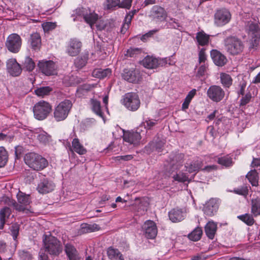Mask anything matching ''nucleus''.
<instances>
[{
    "instance_id": "nucleus-1",
    "label": "nucleus",
    "mask_w": 260,
    "mask_h": 260,
    "mask_svg": "<svg viewBox=\"0 0 260 260\" xmlns=\"http://www.w3.org/2000/svg\"><path fill=\"white\" fill-rule=\"evenodd\" d=\"M25 163L35 171H41L48 165V160L44 157L34 152H30L24 156Z\"/></svg>"
},
{
    "instance_id": "nucleus-2",
    "label": "nucleus",
    "mask_w": 260,
    "mask_h": 260,
    "mask_svg": "<svg viewBox=\"0 0 260 260\" xmlns=\"http://www.w3.org/2000/svg\"><path fill=\"white\" fill-rule=\"evenodd\" d=\"M45 251L50 254L58 255L62 250L60 242L58 239L51 235H44L43 239Z\"/></svg>"
},
{
    "instance_id": "nucleus-3",
    "label": "nucleus",
    "mask_w": 260,
    "mask_h": 260,
    "mask_svg": "<svg viewBox=\"0 0 260 260\" xmlns=\"http://www.w3.org/2000/svg\"><path fill=\"white\" fill-rule=\"evenodd\" d=\"M72 102L69 100H64L55 107L53 112L54 118L56 121L65 120L72 107Z\"/></svg>"
},
{
    "instance_id": "nucleus-4",
    "label": "nucleus",
    "mask_w": 260,
    "mask_h": 260,
    "mask_svg": "<svg viewBox=\"0 0 260 260\" xmlns=\"http://www.w3.org/2000/svg\"><path fill=\"white\" fill-rule=\"evenodd\" d=\"M225 49L230 54L235 55L243 50L244 45L243 42L235 37H229L224 41Z\"/></svg>"
},
{
    "instance_id": "nucleus-5",
    "label": "nucleus",
    "mask_w": 260,
    "mask_h": 260,
    "mask_svg": "<svg viewBox=\"0 0 260 260\" xmlns=\"http://www.w3.org/2000/svg\"><path fill=\"white\" fill-rule=\"evenodd\" d=\"M76 16L83 17L85 21L93 28L94 24L98 19V15L89 8H78L72 14V17Z\"/></svg>"
},
{
    "instance_id": "nucleus-6",
    "label": "nucleus",
    "mask_w": 260,
    "mask_h": 260,
    "mask_svg": "<svg viewBox=\"0 0 260 260\" xmlns=\"http://www.w3.org/2000/svg\"><path fill=\"white\" fill-rule=\"evenodd\" d=\"M245 27L246 31L251 37L253 47H256L260 39V25L255 21L249 20L245 22Z\"/></svg>"
},
{
    "instance_id": "nucleus-7",
    "label": "nucleus",
    "mask_w": 260,
    "mask_h": 260,
    "mask_svg": "<svg viewBox=\"0 0 260 260\" xmlns=\"http://www.w3.org/2000/svg\"><path fill=\"white\" fill-rule=\"evenodd\" d=\"M121 103L128 110L137 111L140 107L141 102L138 95L135 92H128L125 94Z\"/></svg>"
},
{
    "instance_id": "nucleus-8",
    "label": "nucleus",
    "mask_w": 260,
    "mask_h": 260,
    "mask_svg": "<svg viewBox=\"0 0 260 260\" xmlns=\"http://www.w3.org/2000/svg\"><path fill=\"white\" fill-rule=\"evenodd\" d=\"M51 109V106L48 102L41 101L34 107V116L38 120H44L48 116Z\"/></svg>"
},
{
    "instance_id": "nucleus-9",
    "label": "nucleus",
    "mask_w": 260,
    "mask_h": 260,
    "mask_svg": "<svg viewBox=\"0 0 260 260\" xmlns=\"http://www.w3.org/2000/svg\"><path fill=\"white\" fill-rule=\"evenodd\" d=\"M17 198L18 203L12 200L10 201L9 205L13 206L16 210L19 211L25 212L28 210V206L31 203L29 195L19 191L17 195Z\"/></svg>"
},
{
    "instance_id": "nucleus-10",
    "label": "nucleus",
    "mask_w": 260,
    "mask_h": 260,
    "mask_svg": "<svg viewBox=\"0 0 260 260\" xmlns=\"http://www.w3.org/2000/svg\"><path fill=\"white\" fill-rule=\"evenodd\" d=\"M22 39L17 34L13 33L10 35L7 38L5 46L11 52L18 53L21 47Z\"/></svg>"
},
{
    "instance_id": "nucleus-11",
    "label": "nucleus",
    "mask_w": 260,
    "mask_h": 260,
    "mask_svg": "<svg viewBox=\"0 0 260 260\" xmlns=\"http://www.w3.org/2000/svg\"><path fill=\"white\" fill-rule=\"evenodd\" d=\"M231 19V14L225 9L217 10L214 14V22L218 27L223 26L228 24Z\"/></svg>"
},
{
    "instance_id": "nucleus-12",
    "label": "nucleus",
    "mask_w": 260,
    "mask_h": 260,
    "mask_svg": "<svg viewBox=\"0 0 260 260\" xmlns=\"http://www.w3.org/2000/svg\"><path fill=\"white\" fill-rule=\"evenodd\" d=\"M168 58H159L153 56H147L142 60L143 66L147 69H156L165 66L168 63Z\"/></svg>"
},
{
    "instance_id": "nucleus-13",
    "label": "nucleus",
    "mask_w": 260,
    "mask_h": 260,
    "mask_svg": "<svg viewBox=\"0 0 260 260\" xmlns=\"http://www.w3.org/2000/svg\"><path fill=\"white\" fill-rule=\"evenodd\" d=\"M208 97L215 102H220L224 97L225 92L224 90L218 85H211L207 91Z\"/></svg>"
},
{
    "instance_id": "nucleus-14",
    "label": "nucleus",
    "mask_w": 260,
    "mask_h": 260,
    "mask_svg": "<svg viewBox=\"0 0 260 260\" xmlns=\"http://www.w3.org/2000/svg\"><path fill=\"white\" fill-rule=\"evenodd\" d=\"M82 43L76 38L71 39L68 42L66 53L71 56H76L81 50Z\"/></svg>"
},
{
    "instance_id": "nucleus-15",
    "label": "nucleus",
    "mask_w": 260,
    "mask_h": 260,
    "mask_svg": "<svg viewBox=\"0 0 260 260\" xmlns=\"http://www.w3.org/2000/svg\"><path fill=\"white\" fill-rule=\"evenodd\" d=\"M38 66L40 71L47 76L53 75L56 73V67L52 60L39 61Z\"/></svg>"
},
{
    "instance_id": "nucleus-16",
    "label": "nucleus",
    "mask_w": 260,
    "mask_h": 260,
    "mask_svg": "<svg viewBox=\"0 0 260 260\" xmlns=\"http://www.w3.org/2000/svg\"><path fill=\"white\" fill-rule=\"evenodd\" d=\"M142 229L145 237L148 239H153L157 235V229L155 223L152 220H148L145 221Z\"/></svg>"
},
{
    "instance_id": "nucleus-17",
    "label": "nucleus",
    "mask_w": 260,
    "mask_h": 260,
    "mask_svg": "<svg viewBox=\"0 0 260 260\" xmlns=\"http://www.w3.org/2000/svg\"><path fill=\"white\" fill-rule=\"evenodd\" d=\"M55 187L53 182L47 178H43L39 182L37 190L41 194H46L52 191Z\"/></svg>"
},
{
    "instance_id": "nucleus-18",
    "label": "nucleus",
    "mask_w": 260,
    "mask_h": 260,
    "mask_svg": "<svg viewBox=\"0 0 260 260\" xmlns=\"http://www.w3.org/2000/svg\"><path fill=\"white\" fill-rule=\"evenodd\" d=\"M217 199L212 198L210 199L204 206L203 212L207 216L214 215L218 210L219 202Z\"/></svg>"
},
{
    "instance_id": "nucleus-19",
    "label": "nucleus",
    "mask_w": 260,
    "mask_h": 260,
    "mask_svg": "<svg viewBox=\"0 0 260 260\" xmlns=\"http://www.w3.org/2000/svg\"><path fill=\"white\" fill-rule=\"evenodd\" d=\"M7 70L12 76H18L21 73L22 68L20 65L14 58H11L7 61Z\"/></svg>"
},
{
    "instance_id": "nucleus-20",
    "label": "nucleus",
    "mask_w": 260,
    "mask_h": 260,
    "mask_svg": "<svg viewBox=\"0 0 260 260\" xmlns=\"http://www.w3.org/2000/svg\"><path fill=\"white\" fill-rule=\"evenodd\" d=\"M184 154L183 153H173L170 157V164L172 172L180 168L183 165Z\"/></svg>"
},
{
    "instance_id": "nucleus-21",
    "label": "nucleus",
    "mask_w": 260,
    "mask_h": 260,
    "mask_svg": "<svg viewBox=\"0 0 260 260\" xmlns=\"http://www.w3.org/2000/svg\"><path fill=\"white\" fill-rule=\"evenodd\" d=\"M64 251L68 260H83L76 248L71 244L67 243L65 245Z\"/></svg>"
},
{
    "instance_id": "nucleus-22",
    "label": "nucleus",
    "mask_w": 260,
    "mask_h": 260,
    "mask_svg": "<svg viewBox=\"0 0 260 260\" xmlns=\"http://www.w3.org/2000/svg\"><path fill=\"white\" fill-rule=\"evenodd\" d=\"M123 140L134 145H138L141 139V136L138 132H131L124 133Z\"/></svg>"
},
{
    "instance_id": "nucleus-23",
    "label": "nucleus",
    "mask_w": 260,
    "mask_h": 260,
    "mask_svg": "<svg viewBox=\"0 0 260 260\" xmlns=\"http://www.w3.org/2000/svg\"><path fill=\"white\" fill-rule=\"evenodd\" d=\"M151 16L154 19L162 21L166 18L167 13L163 8L154 6L151 10Z\"/></svg>"
},
{
    "instance_id": "nucleus-24",
    "label": "nucleus",
    "mask_w": 260,
    "mask_h": 260,
    "mask_svg": "<svg viewBox=\"0 0 260 260\" xmlns=\"http://www.w3.org/2000/svg\"><path fill=\"white\" fill-rule=\"evenodd\" d=\"M122 77L125 80L131 83H137L140 79V73L137 70H124Z\"/></svg>"
},
{
    "instance_id": "nucleus-25",
    "label": "nucleus",
    "mask_w": 260,
    "mask_h": 260,
    "mask_svg": "<svg viewBox=\"0 0 260 260\" xmlns=\"http://www.w3.org/2000/svg\"><path fill=\"white\" fill-rule=\"evenodd\" d=\"M211 56L216 66L222 67L226 63V57L217 50H212L211 51Z\"/></svg>"
},
{
    "instance_id": "nucleus-26",
    "label": "nucleus",
    "mask_w": 260,
    "mask_h": 260,
    "mask_svg": "<svg viewBox=\"0 0 260 260\" xmlns=\"http://www.w3.org/2000/svg\"><path fill=\"white\" fill-rule=\"evenodd\" d=\"M88 103L92 112L99 117L104 118V113L102 110L100 101L95 98H91Z\"/></svg>"
},
{
    "instance_id": "nucleus-27",
    "label": "nucleus",
    "mask_w": 260,
    "mask_h": 260,
    "mask_svg": "<svg viewBox=\"0 0 260 260\" xmlns=\"http://www.w3.org/2000/svg\"><path fill=\"white\" fill-rule=\"evenodd\" d=\"M29 43L32 50L35 51L39 50L41 45V37L39 34L37 32L32 34L29 40Z\"/></svg>"
},
{
    "instance_id": "nucleus-28",
    "label": "nucleus",
    "mask_w": 260,
    "mask_h": 260,
    "mask_svg": "<svg viewBox=\"0 0 260 260\" xmlns=\"http://www.w3.org/2000/svg\"><path fill=\"white\" fill-rule=\"evenodd\" d=\"M169 217L172 222H177L184 219V214L179 209H174L169 212Z\"/></svg>"
},
{
    "instance_id": "nucleus-29",
    "label": "nucleus",
    "mask_w": 260,
    "mask_h": 260,
    "mask_svg": "<svg viewBox=\"0 0 260 260\" xmlns=\"http://www.w3.org/2000/svg\"><path fill=\"white\" fill-rule=\"evenodd\" d=\"M138 12L136 10H133L129 11L125 16L124 23L121 27V32L122 34H125L126 30L129 27L131 23L132 18L134 15Z\"/></svg>"
},
{
    "instance_id": "nucleus-30",
    "label": "nucleus",
    "mask_w": 260,
    "mask_h": 260,
    "mask_svg": "<svg viewBox=\"0 0 260 260\" xmlns=\"http://www.w3.org/2000/svg\"><path fill=\"white\" fill-rule=\"evenodd\" d=\"M217 231V224L213 221H209L205 226V232L207 236L213 239Z\"/></svg>"
},
{
    "instance_id": "nucleus-31",
    "label": "nucleus",
    "mask_w": 260,
    "mask_h": 260,
    "mask_svg": "<svg viewBox=\"0 0 260 260\" xmlns=\"http://www.w3.org/2000/svg\"><path fill=\"white\" fill-rule=\"evenodd\" d=\"M89 53L88 51L83 52L75 60V65L78 68L81 69L84 67L88 59Z\"/></svg>"
},
{
    "instance_id": "nucleus-32",
    "label": "nucleus",
    "mask_w": 260,
    "mask_h": 260,
    "mask_svg": "<svg viewBox=\"0 0 260 260\" xmlns=\"http://www.w3.org/2000/svg\"><path fill=\"white\" fill-rule=\"evenodd\" d=\"M107 253L111 260H124L123 255L117 249L109 247L107 249Z\"/></svg>"
},
{
    "instance_id": "nucleus-33",
    "label": "nucleus",
    "mask_w": 260,
    "mask_h": 260,
    "mask_svg": "<svg viewBox=\"0 0 260 260\" xmlns=\"http://www.w3.org/2000/svg\"><path fill=\"white\" fill-rule=\"evenodd\" d=\"M111 70L109 68L105 69H96L93 71L92 75L93 77L95 78L103 79L107 77L110 76L111 74Z\"/></svg>"
},
{
    "instance_id": "nucleus-34",
    "label": "nucleus",
    "mask_w": 260,
    "mask_h": 260,
    "mask_svg": "<svg viewBox=\"0 0 260 260\" xmlns=\"http://www.w3.org/2000/svg\"><path fill=\"white\" fill-rule=\"evenodd\" d=\"M11 213V209L7 207H4L0 211V230L4 228L6 218H8Z\"/></svg>"
},
{
    "instance_id": "nucleus-35",
    "label": "nucleus",
    "mask_w": 260,
    "mask_h": 260,
    "mask_svg": "<svg viewBox=\"0 0 260 260\" xmlns=\"http://www.w3.org/2000/svg\"><path fill=\"white\" fill-rule=\"evenodd\" d=\"M196 38L199 45L203 46L207 45L209 43V36L203 31L197 32Z\"/></svg>"
},
{
    "instance_id": "nucleus-36",
    "label": "nucleus",
    "mask_w": 260,
    "mask_h": 260,
    "mask_svg": "<svg viewBox=\"0 0 260 260\" xmlns=\"http://www.w3.org/2000/svg\"><path fill=\"white\" fill-rule=\"evenodd\" d=\"M203 166L202 161L201 160L197 159L191 162L189 164L185 166L186 170L189 173L198 172Z\"/></svg>"
},
{
    "instance_id": "nucleus-37",
    "label": "nucleus",
    "mask_w": 260,
    "mask_h": 260,
    "mask_svg": "<svg viewBox=\"0 0 260 260\" xmlns=\"http://www.w3.org/2000/svg\"><path fill=\"white\" fill-rule=\"evenodd\" d=\"M164 144V143L161 141L157 142L152 141L145 147V148L147 151L156 150L158 152H161L162 149Z\"/></svg>"
},
{
    "instance_id": "nucleus-38",
    "label": "nucleus",
    "mask_w": 260,
    "mask_h": 260,
    "mask_svg": "<svg viewBox=\"0 0 260 260\" xmlns=\"http://www.w3.org/2000/svg\"><path fill=\"white\" fill-rule=\"evenodd\" d=\"M72 147L74 150L79 154H84L86 152V149L80 143L79 140L77 138H74L72 142Z\"/></svg>"
},
{
    "instance_id": "nucleus-39",
    "label": "nucleus",
    "mask_w": 260,
    "mask_h": 260,
    "mask_svg": "<svg viewBox=\"0 0 260 260\" xmlns=\"http://www.w3.org/2000/svg\"><path fill=\"white\" fill-rule=\"evenodd\" d=\"M246 178L252 186H257L258 185V176L255 170H251L246 175Z\"/></svg>"
},
{
    "instance_id": "nucleus-40",
    "label": "nucleus",
    "mask_w": 260,
    "mask_h": 260,
    "mask_svg": "<svg viewBox=\"0 0 260 260\" xmlns=\"http://www.w3.org/2000/svg\"><path fill=\"white\" fill-rule=\"evenodd\" d=\"M251 212L254 216L260 215V199L258 198L251 200Z\"/></svg>"
},
{
    "instance_id": "nucleus-41",
    "label": "nucleus",
    "mask_w": 260,
    "mask_h": 260,
    "mask_svg": "<svg viewBox=\"0 0 260 260\" xmlns=\"http://www.w3.org/2000/svg\"><path fill=\"white\" fill-rule=\"evenodd\" d=\"M220 81L224 87L229 88L232 84L233 79L231 76L224 73H221L220 75Z\"/></svg>"
},
{
    "instance_id": "nucleus-42",
    "label": "nucleus",
    "mask_w": 260,
    "mask_h": 260,
    "mask_svg": "<svg viewBox=\"0 0 260 260\" xmlns=\"http://www.w3.org/2000/svg\"><path fill=\"white\" fill-rule=\"evenodd\" d=\"M22 68L27 71H32L35 67V63L31 58L29 56H26L24 61L22 62Z\"/></svg>"
},
{
    "instance_id": "nucleus-43",
    "label": "nucleus",
    "mask_w": 260,
    "mask_h": 260,
    "mask_svg": "<svg viewBox=\"0 0 260 260\" xmlns=\"http://www.w3.org/2000/svg\"><path fill=\"white\" fill-rule=\"evenodd\" d=\"M94 86L91 84H83L78 87L77 89V94L79 96H81L85 95V94L91 90Z\"/></svg>"
},
{
    "instance_id": "nucleus-44",
    "label": "nucleus",
    "mask_w": 260,
    "mask_h": 260,
    "mask_svg": "<svg viewBox=\"0 0 260 260\" xmlns=\"http://www.w3.org/2000/svg\"><path fill=\"white\" fill-rule=\"evenodd\" d=\"M238 218L249 226L252 225L254 223L253 215L248 213L239 215L238 216Z\"/></svg>"
},
{
    "instance_id": "nucleus-45",
    "label": "nucleus",
    "mask_w": 260,
    "mask_h": 260,
    "mask_svg": "<svg viewBox=\"0 0 260 260\" xmlns=\"http://www.w3.org/2000/svg\"><path fill=\"white\" fill-rule=\"evenodd\" d=\"M202 234V229L200 227H197L188 235V238L192 241H197L201 239Z\"/></svg>"
},
{
    "instance_id": "nucleus-46",
    "label": "nucleus",
    "mask_w": 260,
    "mask_h": 260,
    "mask_svg": "<svg viewBox=\"0 0 260 260\" xmlns=\"http://www.w3.org/2000/svg\"><path fill=\"white\" fill-rule=\"evenodd\" d=\"M8 159L7 151L4 147H0V168L4 167Z\"/></svg>"
},
{
    "instance_id": "nucleus-47",
    "label": "nucleus",
    "mask_w": 260,
    "mask_h": 260,
    "mask_svg": "<svg viewBox=\"0 0 260 260\" xmlns=\"http://www.w3.org/2000/svg\"><path fill=\"white\" fill-rule=\"evenodd\" d=\"M37 139L42 143L47 144L51 140V136L44 131H41L37 136Z\"/></svg>"
},
{
    "instance_id": "nucleus-48",
    "label": "nucleus",
    "mask_w": 260,
    "mask_h": 260,
    "mask_svg": "<svg viewBox=\"0 0 260 260\" xmlns=\"http://www.w3.org/2000/svg\"><path fill=\"white\" fill-rule=\"evenodd\" d=\"M82 229L84 233H90L98 231L100 229L99 225L95 223L89 224H82Z\"/></svg>"
},
{
    "instance_id": "nucleus-49",
    "label": "nucleus",
    "mask_w": 260,
    "mask_h": 260,
    "mask_svg": "<svg viewBox=\"0 0 260 260\" xmlns=\"http://www.w3.org/2000/svg\"><path fill=\"white\" fill-rule=\"evenodd\" d=\"M52 90V88L49 86L41 87L35 90V93L39 96H44L48 95Z\"/></svg>"
},
{
    "instance_id": "nucleus-50",
    "label": "nucleus",
    "mask_w": 260,
    "mask_h": 260,
    "mask_svg": "<svg viewBox=\"0 0 260 260\" xmlns=\"http://www.w3.org/2000/svg\"><path fill=\"white\" fill-rule=\"evenodd\" d=\"M218 164L225 167H230L232 165V159L229 156L221 157L218 159Z\"/></svg>"
},
{
    "instance_id": "nucleus-51",
    "label": "nucleus",
    "mask_w": 260,
    "mask_h": 260,
    "mask_svg": "<svg viewBox=\"0 0 260 260\" xmlns=\"http://www.w3.org/2000/svg\"><path fill=\"white\" fill-rule=\"evenodd\" d=\"M233 192L237 194L246 197L248 194V188L246 185L234 188Z\"/></svg>"
},
{
    "instance_id": "nucleus-52",
    "label": "nucleus",
    "mask_w": 260,
    "mask_h": 260,
    "mask_svg": "<svg viewBox=\"0 0 260 260\" xmlns=\"http://www.w3.org/2000/svg\"><path fill=\"white\" fill-rule=\"evenodd\" d=\"M172 178L174 180L180 182H184L188 180V177L185 173L182 172L174 174L172 176Z\"/></svg>"
},
{
    "instance_id": "nucleus-53",
    "label": "nucleus",
    "mask_w": 260,
    "mask_h": 260,
    "mask_svg": "<svg viewBox=\"0 0 260 260\" xmlns=\"http://www.w3.org/2000/svg\"><path fill=\"white\" fill-rule=\"evenodd\" d=\"M142 52L141 49L138 48H131L126 51L125 56L130 57H135Z\"/></svg>"
},
{
    "instance_id": "nucleus-54",
    "label": "nucleus",
    "mask_w": 260,
    "mask_h": 260,
    "mask_svg": "<svg viewBox=\"0 0 260 260\" xmlns=\"http://www.w3.org/2000/svg\"><path fill=\"white\" fill-rule=\"evenodd\" d=\"M42 25L44 31L45 32L52 30L56 27V23L51 22H46L43 23Z\"/></svg>"
},
{
    "instance_id": "nucleus-55",
    "label": "nucleus",
    "mask_w": 260,
    "mask_h": 260,
    "mask_svg": "<svg viewBox=\"0 0 260 260\" xmlns=\"http://www.w3.org/2000/svg\"><path fill=\"white\" fill-rule=\"evenodd\" d=\"M19 256L21 260H31L32 255L27 251L20 250L19 252Z\"/></svg>"
},
{
    "instance_id": "nucleus-56",
    "label": "nucleus",
    "mask_w": 260,
    "mask_h": 260,
    "mask_svg": "<svg viewBox=\"0 0 260 260\" xmlns=\"http://www.w3.org/2000/svg\"><path fill=\"white\" fill-rule=\"evenodd\" d=\"M133 0H121L120 1L119 8L129 10L132 6Z\"/></svg>"
},
{
    "instance_id": "nucleus-57",
    "label": "nucleus",
    "mask_w": 260,
    "mask_h": 260,
    "mask_svg": "<svg viewBox=\"0 0 260 260\" xmlns=\"http://www.w3.org/2000/svg\"><path fill=\"white\" fill-rule=\"evenodd\" d=\"M19 227L17 225H13L10 228V232L13 238L16 240L19 234Z\"/></svg>"
},
{
    "instance_id": "nucleus-58",
    "label": "nucleus",
    "mask_w": 260,
    "mask_h": 260,
    "mask_svg": "<svg viewBox=\"0 0 260 260\" xmlns=\"http://www.w3.org/2000/svg\"><path fill=\"white\" fill-rule=\"evenodd\" d=\"M156 123H157V121L156 120L151 119V120H146L145 122H144V127L146 128L151 129Z\"/></svg>"
},
{
    "instance_id": "nucleus-59",
    "label": "nucleus",
    "mask_w": 260,
    "mask_h": 260,
    "mask_svg": "<svg viewBox=\"0 0 260 260\" xmlns=\"http://www.w3.org/2000/svg\"><path fill=\"white\" fill-rule=\"evenodd\" d=\"M109 8L118 6L119 8L120 0H108Z\"/></svg>"
},
{
    "instance_id": "nucleus-60",
    "label": "nucleus",
    "mask_w": 260,
    "mask_h": 260,
    "mask_svg": "<svg viewBox=\"0 0 260 260\" xmlns=\"http://www.w3.org/2000/svg\"><path fill=\"white\" fill-rule=\"evenodd\" d=\"M206 66L205 64L201 66L198 69L197 76L198 77H202L204 75L206 71Z\"/></svg>"
},
{
    "instance_id": "nucleus-61",
    "label": "nucleus",
    "mask_w": 260,
    "mask_h": 260,
    "mask_svg": "<svg viewBox=\"0 0 260 260\" xmlns=\"http://www.w3.org/2000/svg\"><path fill=\"white\" fill-rule=\"evenodd\" d=\"M206 59V55L204 49L202 48L199 52V60L201 63L202 62H204Z\"/></svg>"
},
{
    "instance_id": "nucleus-62",
    "label": "nucleus",
    "mask_w": 260,
    "mask_h": 260,
    "mask_svg": "<svg viewBox=\"0 0 260 260\" xmlns=\"http://www.w3.org/2000/svg\"><path fill=\"white\" fill-rule=\"evenodd\" d=\"M133 156L132 155H126L123 156H118L115 157L116 160L127 161L133 159Z\"/></svg>"
},
{
    "instance_id": "nucleus-63",
    "label": "nucleus",
    "mask_w": 260,
    "mask_h": 260,
    "mask_svg": "<svg viewBox=\"0 0 260 260\" xmlns=\"http://www.w3.org/2000/svg\"><path fill=\"white\" fill-rule=\"evenodd\" d=\"M251 96L250 93L246 94L243 98L241 99V104L242 105H245L248 103L251 99Z\"/></svg>"
},
{
    "instance_id": "nucleus-64",
    "label": "nucleus",
    "mask_w": 260,
    "mask_h": 260,
    "mask_svg": "<svg viewBox=\"0 0 260 260\" xmlns=\"http://www.w3.org/2000/svg\"><path fill=\"white\" fill-rule=\"evenodd\" d=\"M169 23L170 24L171 26H172L174 28H177L180 27V24L177 22V21L173 18H171L169 21Z\"/></svg>"
}]
</instances>
